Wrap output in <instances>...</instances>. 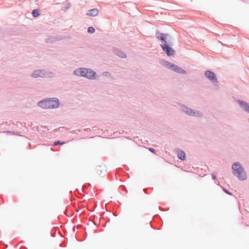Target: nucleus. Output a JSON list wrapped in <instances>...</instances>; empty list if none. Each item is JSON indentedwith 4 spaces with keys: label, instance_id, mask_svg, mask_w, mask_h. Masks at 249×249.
<instances>
[{
    "label": "nucleus",
    "instance_id": "obj_1",
    "mask_svg": "<svg viewBox=\"0 0 249 249\" xmlns=\"http://www.w3.org/2000/svg\"><path fill=\"white\" fill-rule=\"evenodd\" d=\"M38 105L43 108H54L59 106V101L56 98L48 99L39 102Z\"/></svg>",
    "mask_w": 249,
    "mask_h": 249
},
{
    "label": "nucleus",
    "instance_id": "obj_2",
    "mask_svg": "<svg viewBox=\"0 0 249 249\" xmlns=\"http://www.w3.org/2000/svg\"><path fill=\"white\" fill-rule=\"evenodd\" d=\"M233 173L239 179L243 180L246 178V174L243 168L238 163H234L232 166Z\"/></svg>",
    "mask_w": 249,
    "mask_h": 249
},
{
    "label": "nucleus",
    "instance_id": "obj_3",
    "mask_svg": "<svg viewBox=\"0 0 249 249\" xmlns=\"http://www.w3.org/2000/svg\"><path fill=\"white\" fill-rule=\"evenodd\" d=\"M80 73L81 76L87 77L89 79L94 78L96 74L94 71L86 68L80 69Z\"/></svg>",
    "mask_w": 249,
    "mask_h": 249
},
{
    "label": "nucleus",
    "instance_id": "obj_4",
    "mask_svg": "<svg viewBox=\"0 0 249 249\" xmlns=\"http://www.w3.org/2000/svg\"><path fill=\"white\" fill-rule=\"evenodd\" d=\"M32 76L33 77L37 78L38 77H50L51 73H48L44 70H36L32 73Z\"/></svg>",
    "mask_w": 249,
    "mask_h": 249
},
{
    "label": "nucleus",
    "instance_id": "obj_5",
    "mask_svg": "<svg viewBox=\"0 0 249 249\" xmlns=\"http://www.w3.org/2000/svg\"><path fill=\"white\" fill-rule=\"evenodd\" d=\"M182 109L184 112H186L189 115L201 116L202 115V113L200 112L194 111L191 108L187 107H184Z\"/></svg>",
    "mask_w": 249,
    "mask_h": 249
},
{
    "label": "nucleus",
    "instance_id": "obj_6",
    "mask_svg": "<svg viewBox=\"0 0 249 249\" xmlns=\"http://www.w3.org/2000/svg\"><path fill=\"white\" fill-rule=\"evenodd\" d=\"M161 46L163 50L166 52V53L168 56H171L173 54V53L174 52V50L172 49V48L169 47L168 45H167L166 44H162Z\"/></svg>",
    "mask_w": 249,
    "mask_h": 249
},
{
    "label": "nucleus",
    "instance_id": "obj_7",
    "mask_svg": "<svg viewBox=\"0 0 249 249\" xmlns=\"http://www.w3.org/2000/svg\"><path fill=\"white\" fill-rule=\"evenodd\" d=\"M205 75L209 80L211 81H216L217 78L215 73L211 71H207L205 72Z\"/></svg>",
    "mask_w": 249,
    "mask_h": 249
},
{
    "label": "nucleus",
    "instance_id": "obj_8",
    "mask_svg": "<svg viewBox=\"0 0 249 249\" xmlns=\"http://www.w3.org/2000/svg\"><path fill=\"white\" fill-rule=\"evenodd\" d=\"M98 12H99L97 9H93L89 11L88 15L94 17L97 16L98 14Z\"/></svg>",
    "mask_w": 249,
    "mask_h": 249
},
{
    "label": "nucleus",
    "instance_id": "obj_9",
    "mask_svg": "<svg viewBox=\"0 0 249 249\" xmlns=\"http://www.w3.org/2000/svg\"><path fill=\"white\" fill-rule=\"evenodd\" d=\"M178 158L181 160H185V153L182 151H179L178 153Z\"/></svg>",
    "mask_w": 249,
    "mask_h": 249
},
{
    "label": "nucleus",
    "instance_id": "obj_10",
    "mask_svg": "<svg viewBox=\"0 0 249 249\" xmlns=\"http://www.w3.org/2000/svg\"><path fill=\"white\" fill-rule=\"evenodd\" d=\"M175 69H174V71L177 72L182 73V74L186 73L185 71L183 70L181 67L178 66L177 65L176 66Z\"/></svg>",
    "mask_w": 249,
    "mask_h": 249
},
{
    "label": "nucleus",
    "instance_id": "obj_11",
    "mask_svg": "<svg viewBox=\"0 0 249 249\" xmlns=\"http://www.w3.org/2000/svg\"><path fill=\"white\" fill-rule=\"evenodd\" d=\"M240 106L242 107L243 108V109L246 111L248 112H249V105L244 103V102H241L240 103Z\"/></svg>",
    "mask_w": 249,
    "mask_h": 249
},
{
    "label": "nucleus",
    "instance_id": "obj_12",
    "mask_svg": "<svg viewBox=\"0 0 249 249\" xmlns=\"http://www.w3.org/2000/svg\"><path fill=\"white\" fill-rule=\"evenodd\" d=\"M166 66H167V67L168 68L170 69L173 70L174 71V69H176L175 67H176V65L175 64H172L170 62H166Z\"/></svg>",
    "mask_w": 249,
    "mask_h": 249
},
{
    "label": "nucleus",
    "instance_id": "obj_13",
    "mask_svg": "<svg viewBox=\"0 0 249 249\" xmlns=\"http://www.w3.org/2000/svg\"><path fill=\"white\" fill-rule=\"evenodd\" d=\"M166 66H167V67L168 68L170 69L173 70L174 71V69H176L175 67H176V65L175 64H172L170 62H166Z\"/></svg>",
    "mask_w": 249,
    "mask_h": 249
},
{
    "label": "nucleus",
    "instance_id": "obj_14",
    "mask_svg": "<svg viewBox=\"0 0 249 249\" xmlns=\"http://www.w3.org/2000/svg\"><path fill=\"white\" fill-rule=\"evenodd\" d=\"M166 66H167V67L168 68L170 69L173 70L174 71V69H176L175 67H176V65L175 64H172L170 62H166Z\"/></svg>",
    "mask_w": 249,
    "mask_h": 249
},
{
    "label": "nucleus",
    "instance_id": "obj_15",
    "mask_svg": "<svg viewBox=\"0 0 249 249\" xmlns=\"http://www.w3.org/2000/svg\"><path fill=\"white\" fill-rule=\"evenodd\" d=\"M166 66H167V67L168 68L170 69L173 70L174 71V69H176L175 67H176V65L175 64H172L170 62H166Z\"/></svg>",
    "mask_w": 249,
    "mask_h": 249
},
{
    "label": "nucleus",
    "instance_id": "obj_16",
    "mask_svg": "<svg viewBox=\"0 0 249 249\" xmlns=\"http://www.w3.org/2000/svg\"><path fill=\"white\" fill-rule=\"evenodd\" d=\"M166 66H167V67L168 68L170 69L173 70L174 71V69H176L175 67H176V65L175 64H172L170 62H166Z\"/></svg>",
    "mask_w": 249,
    "mask_h": 249
},
{
    "label": "nucleus",
    "instance_id": "obj_17",
    "mask_svg": "<svg viewBox=\"0 0 249 249\" xmlns=\"http://www.w3.org/2000/svg\"><path fill=\"white\" fill-rule=\"evenodd\" d=\"M32 14L34 17H36L39 15V11L37 10H34L32 12Z\"/></svg>",
    "mask_w": 249,
    "mask_h": 249
},
{
    "label": "nucleus",
    "instance_id": "obj_18",
    "mask_svg": "<svg viewBox=\"0 0 249 249\" xmlns=\"http://www.w3.org/2000/svg\"><path fill=\"white\" fill-rule=\"evenodd\" d=\"M65 142H61L60 141L55 142L54 143V145H62L64 144Z\"/></svg>",
    "mask_w": 249,
    "mask_h": 249
},
{
    "label": "nucleus",
    "instance_id": "obj_19",
    "mask_svg": "<svg viewBox=\"0 0 249 249\" xmlns=\"http://www.w3.org/2000/svg\"><path fill=\"white\" fill-rule=\"evenodd\" d=\"M88 32L89 33H93L95 32V29L92 27H89L88 28Z\"/></svg>",
    "mask_w": 249,
    "mask_h": 249
},
{
    "label": "nucleus",
    "instance_id": "obj_20",
    "mask_svg": "<svg viewBox=\"0 0 249 249\" xmlns=\"http://www.w3.org/2000/svg\"><path fill=\"white\" fill-rule=\"evenodd\" d=\"M165 35H164V34H160V39L161 40L163 41H164V42H165Z\"/></svg>",
    "mask_w": 249,
    "mask_h": 249
},
{
    "label": "nucleus",
    "instance_id": "obj_21",
    "mask_svg": "<svg viewBox=\"0 0 249 249\" xmlns=\"http://www.w3.org/2000/svg\"><path fill=\"white\" fill-rule=\"evenodd\" d=\"M117 55L121 57H125V54L123 52H119L118 53H117Z\"/></svg>",
    "mask_w": 249,
    "mask_h": 249
},
{
    "label": "nucleus",
    "instance_id": "obj_22",
    "mask_svg": "<svg viewBox=\"0 0 249 249\" xmlns=\"http://www.w3.org/2000/svg\"><path fill=\"white\" fill-rule=\"evenodd\" d=\"M149 150H150L151 152H153V153H156V151H155V150L154 149H153V148H150L149 149Z\"/></svg>",
    "mask_w": 249,
    "mask_h": 249
},
{
    "label": "nucleus",
    "instance_id": "obj_23",
    "mask_svg": "<svg viewBox=\"0 0 249 249\" xmlns=\"http://www.w3.org/2000/svg\"><path fill=\"white\" fill-rule=\"evenodd\" d=\"M225 192L227 194H229V192L228 191L225 190Z\"/></svg>",
    "mask_w": 249,
    "mask_h": 249
},
{
    "label": "nucleus",
    "instance_id": "obj_24",
    "mask_svg": "<svg viewBox=\"0 0 249 249\" xmlns=\"http://www.w3.org/2000/svg\"><path fill=\"white\" fill-rule=\"evenodd\" d=\"M68 6H67L66 8H65L64 10H66V9H68Z\"/></svg>",
    "mask_w": 249,
    "mask_h": 249
},
{
    "label": "nucleus",
    "instance_id": "obj_25",
    "mask_svg": "<svg viewBox=\"0 0 249 249\" xmlns=\"http://www.w3.org/2000/svg\"><path fill=\"white\" fill-rule=\"evenodd\" d=\"M74 73H76V71H74Z\"/></svg>",
    "mask_w": 249,
    "mask_h": 249
},
{
    "label": "nucleus",
    "instance_id": "obj_26",
    "mask_svg": "<svg viewBox=\"0 0 249 249\" xmlns=\"http://www.w3.org/2000/svg\"><path fill=\"white\" fill-rule=\"evenodd\" d=\"M215 178V176H213V178Z\"/></svg>",
    "mask_w": 249,
    "mask_h": 249
}]
</instances>
